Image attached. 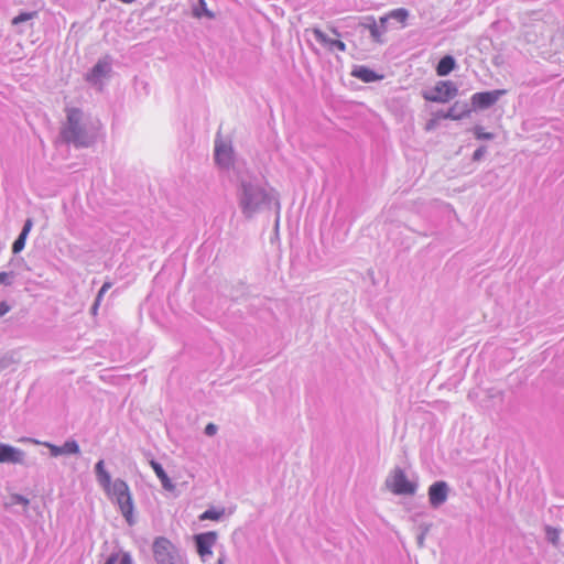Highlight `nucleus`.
<instances>
[{"instance_id": "f257e3e1", "label": "nucleus", "mask_w": 564, "mask_h": 564, "mask_svg": "<svg viewBox=\"0 0 564 564\" xmlns=\"http://www.w3.org/2000/svg\"><path fill=\"white\" fill-rule=\"evenodd\" d=\"M236 198L241 214L251 219L257 214L270 208L274 196L261 182L249 174L238 176Z\"/></svg>"}, {"instance_id": "f03ea898", "label": "nucleus", "mask_w": 564, "mask_h": 564, "mask_svg": "<svg viewBox=\"0 0 564 564\" xmlns=\"http://www.w3.org/2000/svg\"><path fill=\"white\" fill-rule=\"evenodd\" d=\"M61 133L65 142L73 143L77 148H86L91 143L83 123V112L77 108L67 110V120Z\"/></svg>"}, {"instance_id": "7ed1b4c3", "label": "nucleus", "mask_w": 564, "mask_h": 564, "mask_svg": "<svg viewBox=\"0 0 564 564\" xmlns=\"http://www.w3.org/2000/svg\"><path fill=\"white\" fill-rule=\"evenodd\" d=\"M109 496L116 499L119 510L127 523L133 525L135 523L133 516L134 506L128 484L120 478L116 479L113 491L110 492Z\"/></svg>"}, {"instance_id": "20e7f679", "label": "nucleus", "mask_w": 564, "mask_h": 564, "mask_svg": "<svg viewBox=\"0 0 564 564\" xmlns=\"http://www.w3.org/2000/svg\"><path fill=\"white\" fill-rule=\"evenodd\" d=\"M387 488L394 495L412 496L416 492L417 484L409 480L404 470L395 467L386 479Z\"/></svg>"}, {"instance_id": "39448f33", "label": "nucleus", "mask_w": 564, "mask_h": 564, "mask_svg": "<svg viewBox=\"0 0 564 564\" xmlns=\"http://www.w3.org/2000/svg\"><path fill=\"white\" fill-rule=\"evenodd\" d=\"M458 94V88L451 80H441L432 89L424 90L422 96L431 102L445 104Z\"/></svg>"}, {"instance_id": "423d86ee", "label": "nucleus", "mask_w": 564, "mask_h": 564, "mask_svg": "<svg viewBox=\"0 0 564 564\" xmlns=\"http://www.w3.org/2000/svg\"><path fill=\"white\" fill-rule=\"evenodd\" d=\"M214 156L216 164L225 171L235 169V153L230 140H224L219 135L215 139Z\"/></svg>"}, {"instance_id": "0eeeda50", "label": "nucleus", "mask_w": 564, "mask_h": 564, "mask_svg": "<svg viewBox=\"0 0 564 564\" xmlns=\"http://www.w3.org/2000/svg\"><path fill=\"white\" fill-rule=\"evenodd\" d=\"M155 564H176V550L174 544L164 536H158L152 544Z\"/></svg>"}, {"instance_id": "6e6552de", "label": "nucleus", "mask_w": 564, "mask_h": 564, "mask_svg": "<svg viewBox=\"0 0 564 564\" xmlns=\"http://www.w3.org/2000/svg\"><path fill=\"white\" fill-rule=\"evenodd\" d=\"M217 533L215 531H208L195 534L193 536L196 552L202 562H209L213 557V546L217 541Z\"/></svg>"}, {"instance_id": "1a4fd4ad", "label": "nucleus", "mask_w": 564, "mask_h": 564, "mask_svg": "<svg viewBox=\"0 0 564 564\" xmlns=\"http://www.w3.org/2000/svg\"><path fill=\"white\" fill-rule=\"evenodd\" d=\"M506 93L507 91L505 89L476 93L470 98L471 107L474 110L488 109L494 106Z\"/></svg>"}, {"instance_id": "9d476101", "label": "nucleus", "mask_w": 564, "mask_h": 564, "mask_svg": "<svg viewBox=\"0 0 564 564\" xmlns=\"http://www.w3.org/2000/svg\"><path fill=\"white\" fill-rule=\"evenodd\" d=\"M111 72V57L105 56L100 58L91 70L86 75L87 82L93 85H101L102 80L109 76Z\"/></svg>"}, {"instance_id": "9b49d317", "label": "nucleus", "mask_w": 564, "mask_h": 564, "mask_svg": "<svg viewBox=\"0 0 564 564\" xmlns=\"http://www.w3.org/2000/svg\"><path fill=\"white\" fill-rule=\"evenodd\" d=\"M449 492L447 482L438 480L433 482L429 488V501L433 508H438L445 503Z\"/></svg>"}, {"instance_id": "f8f14e48", "label": "nucleus", "mask_w": 564, "mask_h": 564, "mask_svg": "<svg viewBox=\"0 0 564 564\" xmlns=\"http://www.w3.org/2000/svg\"><path fill=\"white\" fill-rule=\"evenodd\" d=\"M95 475L96 480L99 484L100 487L107 492V495H110V492L113 491L115 481L111 482V476L107 471L105 467L104 459H99L95 465Z\"/></svg>"}, {"instance_id": "ddd939ff", "label": "nucleus", "mask_w": 564, "mask_h": 564, "mask_svg": "<svg viewBox=\"0 0 564 564\" xmlns=\"http://www.w3.org/2000/svg\"><path fill=\"white\" fill-rule=\"evenodd\" d=\"M23 458V451L4 443H0V463L21 464Z\"/></svg>"}, {"instance_id": "4468645a", "label": "nucleus", "mask_w": 564, "mask_h": 564, "mask_svg": "<svg viewBox=\"0 0 564 564\" xmlns=\"http://www.w3.org/2000/svg\"><path fill=\"white\" fill-rule=\"evenodd\" d=\"M312 33L314 39L322 45L328 47V50H338L340 52L346 51V44L343 41L328 37L321 29L314 28L312 29Z\"/></svg>"}, {"instance_id": "2eb2a0df", "label": "nucleus", "mask_w": 564, "mask_h": 564, "mask_svg": "<svg viewBox=\"0 0 564 564\" xmlns=\"http://www.w3.org/2000/svg\"><path fill=\"white\" fill-rule=\"evenodd\" d=\"M32 226H33V220L31 218H28L24 221V225H23V228H22L20 235L18 236V238L14 240V242L12 245V252L14 254L21 252L24 249L25 241H26L28 235L30 234V231L32 229Z\"/></svg>"}, {"instance_id": "dca6fc26", "label": "nucleus", "mask_w": 564, "mask_h": 564, "mask_svg": "<svg viewBox=\"0 0 564 564\" xmlns=\"http://www.w3.org/2000/svg\"><path fill=\"white\" fill-rule=\"evenodd\" d=\"M351 75L364 83H373L382 78L381 75H378L375 70L362 65L355 67Z\"/></svg>"}, {"instance_id": "f3484780", "label": "nucleus", "mask_w": 564, "mask_h": 564, "mask_svg": "<svg viewBox=\"0 0 564 564\" xmlns=\"http://www.w3.org/2000/svg\"><path fill=\"white\" fill-rule=\"evenodd\" d=\"M471 109L468 107L466 102L456 101L448 110H446V116L451 120H460L465 117H468Z\"/></svg>"}, {"instance_id": "a211bd4d", "label": "nucleus", "mask_w": 564, "mask_h": 564, "mask_svg": "<svg viewBox=\"0 0 564 564\" xmlns=\"http://www.w3.org/2000/svg\"><path fill=\"white\" fill-rule=\"evenodd\" d=\"M456 67V61L452 55L443 56L436 66V74L438 76H447L451 74Z\"/></svg>"}, {"instance_id": "6ab92c4d", "label": "nucleus", "mask_w": 564, "mask_h": 564, "mask_svg": "<svg viewBox=\"0 0 564 564\" xmlns=\"http://www.w3.org/2000/svg\"><path fill=\"white\" fill-rule=\"evenodd\" d=\"M150 464H151V467L153 468L155 475L161 480L162 487L165 490L172 491L174 489V485L171 481V479L169 478V476L165 473V470L162 467V465L160 463L155 462V460H151Z\"/></svg>"}, {"instance_id": "aec40b11", "label": "nucleus", "mask_w": 564, "mask_h": 564, "mask_svg": "<svg viewBox=\"0 0 564 564\" xmlns=\"http://www.w3.org/2000/svg\"><path fill=\"white\" fill-rule=\"evenodd\" d=\"M409 17V11L404 8L394 9L389 12L386 17L380 18V22L386 24L388 20L392 19L403 24Z\"/></svg>"}, {"instance_id": "412c9836", "label": "nucleus", "mask_w": 564, "mask_h": 564, "mask_svg": "<svg viewBox=\"0 0 564 564\" xmlns=\"http://www.w3.org/2000/svg\"><path fill=\"white\" fill-rule=\"evenodd\" d=\"M63 455H78L80 454V448L78 443L75 440H68L62 445Z\"/></svg>"}, {"instance_id": "4be33fe9", "label": "nucleus", "mask_w": 564, "mask_h": 564, "mask_svg": "<svg viewBox=\"0 0 564 564\" xmlns=\"http://www.w3.org/2000/svg\"><path fill=\"white\" fill-rule=\"evenodd\" d=\"M112 286V283L111 282H105L102 284V286L100 288L96 299H95V302L91 306V313L93 314H96L97 310H98V306L100 305V302H101V299L104 297V295L106 294V292Z\"/></svg>"}, {"instance_id": "5701e85b", "label": "nucleus", "mask_w": 564, "mask_h": 564, "mask_svg": "<svg viewBox=\"0 0 564 564\" xmlns=\"http://www.w3.org/2000/svg\"><path fill=\"white\" fill-rule=\"evenodd\" d=\"M369 31H370V35L373 39V41L380 42L381 41L380 39H381L382 34L386 32V24H382L380 22V25H378L376 22H373L369 26Z\"/></svg>"}, {"instance_id": "b1692460", "label": "nucleus", "mask_w": 564, "mask_h": 564, "mask_svg": "<svg viewBox=\"0 0 564 564\" xmlns=\"http://www.w3.org/2000/svg\"><path fill=\"white\" fill-rule=\"evenodd\" d=\"M193 13L197 18H202L203 15L213 18V13L207 9L205 0H198V4L194 7Z\"/></svg>"}, {"instance_id": "393cba45", "label": "nucleus", "mask_w": 564, "mask_h": 564, "mask_svg": "<svg viewBox=\"0 0 564 564\" xmlns=\"http://www.w3.org/2000/svg\"><path fill=\"white\" fill-rule=\"evenodd\" d=\"M37 15V12L35 11H32V12H21L20 14H18L17 17H14L12 19V24L13 25H20L24 22H28L32 19H34L35 17Z\"/></svg>"}, {"instance_id": "a878e982", "label": "nucleus", "mask_w": 564, "mask_h": 564, "mask_svg": "<svg viewBox=\"0 0 564 564\" xmlns=\"http://www.w3.org/2000/svg\"><path fill=\"white\" fill-rule=\"evenodd\" d=\"M545 536L546 540L552 543L554 546H557L560 539V531L550 525L545 527Z\"/></svg>"}, {"instance_id": "bb28decb", "label": "nucleus", "mask_w": 564, "mask_h": 564, "mask_svg": "<svg viewBox=\"0 0 564 564\" xmlns=\"http://www.w3.org/2000/svg\"><path fill=\"white\" fill-rule=\"evenodd\" d=\"M224 510L208 509L199 518L200 520H219Z\"/></svg>"}, {"instance_id": "cd10ccee", "label": "nucleus", "mask_w": 564, "mask_h": 564, "mask_svg": "<svg viewBox=\"0 0 564 564\" xmlns=\"http://www.w3.org/2000/svg\"><path fill=\"white\" fill-rule=\"evenodd\" d=\"M474 134L478 140H492L494 134L490 132H485L482 127L476 126L474 128Z\"/></svg>"}, {"instance_id": "c85d7f7f", "label": "nucleus", "mask_w": 564, "mask_h": 564, "mask_svg": "<svg viewBox=\"0 0 564 564\" xmlns=\"http://www.w3.org/2000/svg\"><path fill=\"white\" fill-rule=\"evenodd\" d=\"M15 278V273L13 271L10 272H0V284L11 285Z\"/></svg>"}, {"instance_id": "c756f323", "label": "nucleus", "mask_w": 564, "mask_h": 564, "mask_svg": "<svg viewBox=\"0 0 564 564\" xmlns=\"http://www.w3.org/2000/svg\"><path fill=\"white\" fill-rule=\"evenodd\" d=\"M11 505H22L24 508H26L30 503V500L22 496V495H19V494H14L11 496Z\"/></svg>"}, {"instance_id": "7c9ffc66", "label": "nucleus", "mask_w": 564, "mask_h": 564, "mask_svg": "<svg viewBox=\"0 0 564 564\" xmlns=\"http://www.w3.org/2000/svg\"><path fill=\"white\" fill-rule=\"evenodd\" d=\"M13 362V358L8 354L0 356V372L9 368Z\"/></svg>"}, {"instance_id": "2f4dec72", "label": "nucleus", "mask_w": 564, "mask_h": 564, "mask_svg": "<svg viewBox=\"0 0 564 564\" xmlns=\"http://www.w3.org/2000/svg\"><path fill=\"white\" fill-rule=\"evenodd\" d=\"M44 446H46L50 449V453L52 456L57 457L59 455H63L62 446H57L51 443H43Z\"/></svg>"}, {"instance_id": "473e14b6", "label": "nucleus", "mask_w": 564, "mask_h": 564, "mask_svg": "<svg viewBox=\"0 0 564 564\" xmlns=\"http://www.w3.org/2000/svg\"><path fill=\"white\" fill-rule=\"evenodd\" d=\"M118 564H134L131 555L127 552L119 553Z\"/></svg>"}, {"instance_id": "72a5a7b5", "label": "nucleus", "mask_w": 564, "mask_h": 564, "mask_svg": "<svg viewBox=\"0 0 564 564\" xmlns=\"http://www.w3.org/2000/svg\"><path fill=\"white\" fill-rule=\"evenodd\" d=\"M486 151H487V148L485 145L479 147L478 149L475 150V152L473 154V160L474 161L481 160L482 156L485 155Z\"/></svg>"}, {"instance_id": "f704fd0d", "label": "nucleus", "mask_w": 564, "mask_h": 564, "mask_svg": "<svg viewBox=\"0 0 564 564\" xmlns=\"http://www.w3.org/2000/svg\"><path fill=\"white\" fill-rule=\"evenodd\" d=\"M437 126H438V120H437V118L433 117L430 120H427L424 129H425V131L430 132V131L435 130Z\"/></svg>"}, {"instance_id": "c9c22d12", "label": "nucleus", "mask_w": 564, "mask_h": 564, "mask_svg": "<svg viewBox=\"0 0 564 564\" xmlns=\"http://www.w3.org/2000/svg\"><path fill=\"white\" fill-rule=\"evenodd\" d=\"M218 431V426L214 423H208L206 426H205V434L207 436H214Z\"/></svg>"}, {"instance_id": "e433bc0d", "label": "nucleus", "mask_w": 564, "mask_h": 564, "mask_svg": "<svg viewBox=\"0 0 564 564\" xmlns=\"http://www.w3.org/2000/svg\"><path fill=\"white\" fill-rule=\"evenodd\" d=\"M119 553H112L108 556L104 564H118Z\"/></svg>"}, {"instance_id": "4c0bfd02", "label": "nucleus", "mask_w": 564, "mask_h": 564, "mask_svg": "<svg viewBox=\"0 0 564 564\" xmlns=\"http://www.w3.org/2000/svg\"><path fill=\"white\" fill-rule=\"evenodd\" d=\"M10 311V305L7 302L0 303V316L6 315Z\"/></svg>"}, {"instance_id": "58836bf2", "label": "nucleus", "mask_w": 564, "mask_h": 564, "mask_svg": "<svg viewBox=\"0 0 564 564\" xmlns=\"http://www.w3.org/2000/svg\"><path fill=\"white\" fill-rule=\"evenodd\" d=\"M445 116H446V111L440 110L436 113H434L433 117L437 118V120H440V119H448V117H445Z\"/></svg>"}, {"instance_id": "ea45409f", "label": "nucleus", "mask_w": 564, "mask_h": 564, "mask_svg": "<svg viewBox=\"0 0 564 564\" xmlns=\"http://www.w3.org/2000/svg\"><path fill=\"white\" fill-rule=\"evenodd\" d=\"M226 562V554L223 552L219 554V557L217 560V564H225Z\"/></svg>"}, {"instance_id": "a19ab883", "label": "nucleus", "mask_w": 564, "mask_h": 564, "mask_svg": "<svg viewBox=\"0 0 564 564\" xmlns=\"http://www.w3.org/2000/svg\"><path fill=\"white\" fill-rule=\"evenodd\" d=\"M120 1H121V2H123V3H131V2H133L134 0H120Z\"/></svg>"}, {"instance_id": "79ce46f5", "label": "nucleus", "mask_w": 564, "mask_h": 564, "mask_svg": "<svg viewBox=\"0 0 564 564\" xmlns=\"http://www.w3.org/2000/svg\"><path fill=\"white\" fill-rule=\"evenodd\" d=\"M419 543L422 544L423 543V536H420L419 538Z\"/></svg>"}, {"instance_id": "37998d69", "label": "nucleus", "mask_w": 564, "mask_h": 564, "mask_svg": "<svg viewBox=\"0 0 564 564\" xmlns=\"http://www.w3.org/2000/svg\"><path fill=\"white\" fill-rule=\"evenodd\" d=\"M332 32H333L334 34H337V35H338V33H337L336 29H333V30H332Z\"/></svg>"}]
</instances>
